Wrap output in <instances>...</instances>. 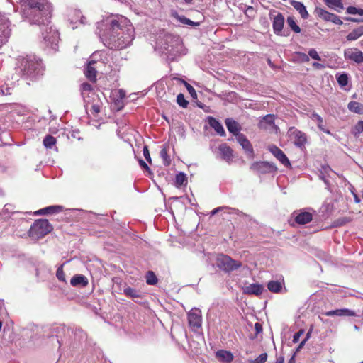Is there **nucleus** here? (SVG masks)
<instances>
[{
	"label": "nucleus",
	"mask_w": 363,
	"mask_h": 363,
	"mask_svg": "<svg viewBox=\"0 0 363 363\" xmlns=\"http://www.w3.org/2000/svg\"><path fill=\"white\" fill-rule=\"evenodd\" d=\"M308 55L312 58V59H314L315 60H318V61H320L321 60V58L319 56L318 53L317 52V51L313 49V48H311L308 51Z\"/></svg>",
	"instance_id": "49"
},
{
	"label": "nucleus",
	"mask_w": 363,
	"mask_h": 363,
	"mask_svg": "<svg viewBox=\"0 0 363 363\" xmlns=\"http://www.w3.org/2000/svg\"><path fill=\"white\" fill-rule=\"evenodd\" d=\"M315 13L318 17L325 21H330L334 15V13H330L328 11L319 7L315 8Z\"/></svg>",
	"instance_id": "29"
},
{
	"label": "nucleus",
	"mask_w": 363,
	"mask_h": 363,
	"mask_svg": "<svg viewBox=\"0 0 363 363\" xmlns=\"http://www.w3.org/2000/svg\"><path fill=\"white\" fill-rule=\"evenodd\" d=\"M179 21L182 23L185 24V25H188V26H198L199 25L198 23L194 22L191 20L186 18L185 16H179Z\"/></svg>",
	"instance_id": "46"
},
{
	"label": "nucleus",
	"mask_w": 363,
	"mask_h": 363,
	"mask_svg": "<svg viewBox=\"0 0 363 363\" xmlns=\"http://www.w3.org/2000/svg\"><path fill=\"white\" fill-rule=\"evenodd\" d=\"M289 133L291 137H293L294 140V145L296 147L300 148L305 147L307 142V136L305 133L292 127L289 130Z\"/></svg>",
	"instance_id": "10"
},
{
	"label": "nucleus",
	"mask_w": 363,
	"mask_h": 363,
	"mask_svg": "<svg viewBox=\"0 0 363 363\" xmlns=\"http://www.w3.org/2000/svg\"><path fill=\"white\" fill-rule=\"evenodd\" d=\"M288 26L290 28L296 33H299L301 32L300 27L296 24L294 17L289 16L286 20Z\"/></svg>",
	"instance_id": "36"
},
{
	"label": "nucleus",
	"mask_w": 363,
	"mask_h": 363,
	"mask_svg": "<svg viewBox=\"0 0 363 363\" xmlns=\"http://www.w3.org/2000/svg\"><path fill=\"white\" fill-rule=\"evenodd\" d=\"M225 125H226V127H227L228 131L230 133H233L236 137L240 134L239 133V130H240L239 125L235 121H234L231 118H227L225 120Z\"/></svg>",
	"instance_id": "28"
},
{
	"label": "nucleus",
	"mask_w": 363,
	"mask_h": 363,
	"mask_svg": "<svg viewBox=\"0 0 363 363\" xmlns=\"http://www.w3.org/2000/svg\"><path fill=\"white\" fill-rule=\"evenodd\" d=\"M348 109L355 113L361 114L363 113V105L357 101H350L347 105Z\"/></svg>",
	"instance_id": "33"
},
{
	"label": "nucleus",
	"mask_w": 363,
	"mask_h": 363,
	"mask_svg": "<svg viewBox=\"0 0 363 363\" xmlns=\"http://www.w3.org/2000/svg\"><path fill=\"white\" fill-rule=\"evenodd\" d=\"M51 12L52 6L50 5L45 6V9L22 10V16L30 24L45 26L50 23Z\"/></svg>",
	"instance_id": "2"
},
{
	"label": "nucleus",
	"mask_w": 363,
	"mask_h": 363,
	"mask_svg": "<svg viewBox=\"0 0 363 363\" xmlns=\"http://www.w3.org/2000/svg\"><path fill=\"white\" fill-rule=\"evenodd\" d=\"M124 294L125 296L131 297V298H136L139 297V293L137 290L128 287L124 289Z\"/></svg>",
	"instance_id": "42"
},
{
	"label": "nucleus",
	"mask_w": 363,
	"mask_h": 363,
	"mask_svg": "<svg viewBox=\"0 0 363 363\" xmlns=\"http://www.w3.org/2000/svg\"><path fill=\"white\" fill-rule=\"evenodd\" d=\"M291 4L293 6V7L300 13L301 16L306 19L308 17V13L306 10V6L303 5V3L297 1H291Z\"/></svg>",
	"instance_id": "26"
},
{
	"label": "nucleus",
	"mask_w": 363,
	"mask_h": 363,
	"mask_svg": "<svg viewBox=\"0 0 363 363\" xmlns=\"http://www.w3.org/2000/svg\"><path fill=\"white\" fill-rule=\"evenodd\" d=\"M22 10H32L50 6L48 0H21Z\"/></svg>",
	"instance_id": "11"
},
{
	"label": "nucleus",
	"mask_w": 363,
	"mask_h": 363,
	"mask_svg": "<svg viewBox=\"0 0 363 363\" xmlns=\"http://www.w3.org/2000/svg\"><path fill=\"white\" fill-rule=\"evenodd\" d=\"M336 79L339 85L342 87L345 86L348 83V75L345 72L337 73Z\"/></svg>",
	"instance_id": "35"
},
{
	"label": "nucleus",
	"mask_w": 363,
	"mask_h": 363,
	"mask_svg": "<svg viewBox=\"0 0 363 363\" xmlns=\"http://www.w3.org/2000/svg\"><path fill=\"white\" fill-rule=\"evenodd\" d=\"M311 118L312 120L316 121L317 125L320 130H322L323 132H324L327 134H330V130L325 128L324 124H323V119L320 115H318L316 113H313L311 116Z\"/></svg>",
	"instance_id": "31"
},
{
	"label": "nucleus",
	"mask_w": 363,
	"mask_h": 363,
	"mask_svg": "<svg viewBox=\"0 0 363 363\" xmlns=\"http://www.w3.org/2000/svg\"><path fill=\"white\" fill-rule=\"evenodd\" d=\"M236 140L238 143L245 150V152L250 154V155L252 156L253 154V148L250 142L245 137V135L241 133L236 137Z\"/></svg>",
	"instance_id": "19"
},
{
	"label": "nucleus",
	"mask_w": 363,
	"mask_h": 363,
	"mask_svg": "<svg viewBox=\"0 0 363 363\" xmlns=\"http://www.w3.org/2000/svg\"><path fill=\"white\" fill-rule=\"evenodd\" d=\"M345 59L353 61L357 64L363 62V52L357 48H348L345 50Z\"/></svg>",
	"instance_id": "13"
},
{
	"label": "nucleus",
	"mask_w": 363,
	"mask_h": 363,
	"mask_svg": "<svg viewBox=\"0 0 363 363\" xmlns=\"http://www.w3.org/2000/svg\"><path fill=\"white\" fill-rule=\"evenodd\" d=\"M56 143V139L50 135H48L43 139V145L46 148L51 149Z\"/></svg>",
	"instance_id": "37"
},
{
	"label": "nucleus",
	"mask_w": 363,
	"mask_h": 363,
	"mask_svg": "<svg viewBox=\"0 0 363 363\" xmlns=\"http://www.w3.org/2000/svg\"><path fill=\"white\" fill-rule=\"evenodd\" d=\"M189 326L194 330H197L201 326V311L198 309L191 310L188 314Z\"/></svg>",
	"instance_id": "12"
},
{
	"label": "nucleus",
	"mask_w": 363,
	"mask_h": 363,
	"mask_svg": "<svg viewBox=\"0 0 363 363\" xmlns=\"http://www.w3.org/2000/svg\"><path fill=\"white\" fill-rule=\"evenodd\" d=\"M52 230V225L45 219H40L34 222L28 231L29 236L33 240H38Z\"/></svg>",
	"instance_id": "4"
},
{
	"label": "nucleus",
	"mask_w": 363,
	"mask_h": 363,
	"mask_svg": "<svg viewBox=\"0 0 363 363\" xmlns=\"http://www.w3.org/2000/svg\"><path fill=\"white\" fill-rule=\"evenodd\" d=\"M216 356L225 362L229 363L233 361V355L230 352L226 350H218L216 352Z\"/></svg>",
	"instance_id": "32"
},
{
	"label": "nucleus",
	"mask_w": 363,
	"mask_h": 363,
	"mask_svg": "<svg viewBox=\"0 0 363 363\" xmlns=\"http://www.w3.org/2000/svg\"><path fill=\"white\" fill-rule=\"evenodd\" d=\"M245 13L247 16H253L255 13V10L252 6H247Z\"/></svg>",
	"instance_id": "56"
},
{
	"label": "nucleus",
	"mask_w": 363,
	"mask_h": 363,
	"mask_svg": "<svg viewBox=\"0 0 363 363\" xmlns=\"http://www.w3.org/2000/svg\"><path fill=\"white\" fill-rule=\"evenodd\" d=\"M86 18L82 14L79 10H72L69 13V21L73 25L72 28H77V23L85 24Z\"/></svg>",
	"instance_id": "16"
},
{
	"label": "nucleus",
	"mask_w": 363,
	"mask_h": 363,
	"mask_svg": "<svg viewBox=\"0 0 363 363\" xmlns=\"http://www.w3.org/2000/svg\"><path fill=\"white\" fill-rule=\"evenodd\" d=\"M139 164L140 165V167L142 168H143L144 169H146L149 172H150V169L149 168V167L147 166V164L143 160H139Z\"/></svg>",
	"instance_id": "59"
},
{
	"label": "nucleus",
	"mask_w": 363,
	"mask_h": 363,
	"mask_svg": "<svg viewBox=\"0 0 363 363\" xmlns=\"http://www.w3.org/2000/svg\"><path fill=\"white\" fill-rule=\"evenodd\" d=\"M157 282V278L152 271H148L146 275V283L149 285H154Z\"/></svg>",
	"instance_id": "39"
},
{
	"label": "nucleus",
	"mask_w": 363,
	"mask_h": 363,
	"mask_svg": "<svg viewBox=\"0 0 363 363\" xmlns=\"http://www.w3.org/2000/svg\"><path fill=\"white\" fill-rule=\"evenodd\" d=\"M96 62L94 60L89 62L86 68L85 69L84 74L86 77L91 81L95 82L96 80V69L94 66Z\"/></svg>",
	"instance_id": "20"
},
{
	"label": "nucleus",
	"mask_w": 363,
	"mask_h": 363,
	"mask_svg": "<svg viewBox=\"0 0 363 363\" xmlns=\"http://www.w3.org/2000/svg\"><path fill=\"white\" fill-rule=\"evenodd\" d=\"M70 284L73 286H86L88 284V280L85 276L77 274L71 279Z\"/></svg>",
	"instance_id": "25"
},
{
	"label": "nucleus",
	"mask_w": 363,
	"mask_h": 363,
	"mask_svg": "<svg viewBox=\"0 0 363 363\" xmlns=\"http://www.w3.org/2000/svg\"><path fill=\"white\" fill-rule=\"evenodd\" d=\"M250 169L259 174H267L277 169L274 164L268 162H255L250 166Z\"/></svg>",
	"instance_id": "9"
},
{
	"label": "nucleus",
	"mask_w": 363,
	"mask_h": 363,
	"mask_svg": "<svg viewBox=\"0 0 363 363\" xmlns=\"http://www.w3.org/2000/svg\"><path fill=\"white\" fill-rule=\"evenodd\" d=\"M284 286V280H272L267 284V289L272 293H279Z\"/></svg>",
	"instance_id": "23"
},
{
	"label": "nucleus",
	"mask_w": 363,
	"mask_h": 363,
	"mask_svg": "<svg viewBox=\"0 0 363 363\" xmlns=\"http://www.w3.org/2000/svg\"><path fill=\"white\" fill-rule=\"evenodd\" d=\"M160 157L163 160V163L165 166H168L171 163V160L168 155L167 147H164L160 150Z\"/></svg>",
	"instance_id": "38"
},
{
	"label": "nucleus",
	"mask_w": 363,
	"mask_h": 363,
	"mask_svg": "<svg viewBox=\"0 0 363 363\" xmlns=\"http://www.w3.org/2000/svg\"><path fill=\"white\" fill-rule=\"evenodd\" d=\"M255 329L256 334H259L262 332V326L259 323H256L255 324Z\"/></svg>",
	"instance_id": "58"
},
{
	"label": "nucleus",
	"mask_w": 363,
	"mask_h": 363,
	"mask_svg": "<svg viewBox=\"0 0 363 363\" xmlns=\"http://www.w3.org/2000/svg\"><path fill=\"white\" fill-rule=\"evenodd\" d=\"M82 89L83 91H90L91 89V86L88 83H84L82 84Z\"/></svg>",
	"instance_id": "60"
},
{
	"label": "nucleus",
	"mask_w": 363,
	"mask_h": 363,
	"mask_svg": "<svg viewBox=\"0 0 363 363\" xmlns=\"http://www.w3.org/2000/svg\"><path fill=\"white\" fill-rule=\"evenodd\" d=\"M56 276L57 277V279L62 281V282H65L66 280H65V274L63 272V269H62V266H61L60 267H59L57 270V272H56Z\"/></svg>",
	"instance_id": "48"
},
{
	"label": "nucleus",
	"mask_w": 363,
	"mask_h": 363,
	"mask_svg": "<svg viewBox=\"0 0 363 363\" xmlns=\"http://www.w3.org/2000/svg\"><path fill=\"white\" fill-rule=\"evenodd\" d=\"M325 4L330 9L341 12L344 6L342 0H324Z\"/></svg>",
	"instance_id": "30"
},
{
	"label": "nucleus",
	"mask_w": 363,
	"mask_h": 363,
	"mask_svg": "<svg viewBox=\"0 0 363 363\" xmlns=\"http://www.w3.org/2000/svg\"><path fill=\"white\" fill-rule=\"evenodd\" d=\"M62 206H50L46 208H43L37 211L35 214V215H43V214H53L55 213H58L62 211Z\"/></svg>",
	"instance_id": "27"
},
{
	"label": "nucleus",
	"mask_w": 363,
	"mask_h": 363,
	"mask_svg": "<svg viewBox=\"0 0 363 363\" xmlns=\"http://www.w3.org/2000/svg\"><path fill=\"white\" fill-rule=\"evenodd\" d=\"M304 333L303 329L299 330L297 333L294 335L293 342L296 343L298 342L300 337Z\"/></svg>",
	"instance_id": "52"
},
{
	"label": "nucleus",
	"mask_w": 363,
	"mask_h": 363,
	"mask_svg": "<svg viewBox=\"0 0 363 363\" xmlns=\"http://www.w3.org/2000/svg\"><path fill=\"white\" fill-rule=\"evenodd\" d=\"M91 109H92L93 112H94L95 113H98L100 111V108L98 105H93Z\"/></svg>",
	"instance_id": "64"
},
{
	"label": "nucleus",
	"mask_w": 363,
	"mask_h": 363,
	"mask_svg": "<svg viewBox=\"0 0 363 363\" xmlns=\"http://www.w3.org/2000/svg\"><path fill=\"white\" fill-rule=\"evenodd\" d=\"M174 182H175V186L177 187H180L182 186L186 185L187 184L186 175L183 172L178 173L176 175Z\"/></svg>",
	"instance_id": "34"
},
{
	"label": "nucleus",
	"mask_w": 363,
	"mask_h": 363,
	"mask_svg": "<svg viewBox=\"0 0 363 363\" xmlns=\"http://www.w3.org/2000/svg\"><path fill=\"white\" fill-rule=\"evenodd\" d=\"M174 79L178 81V82H180L183 83L185 85V86H186V89L188 90L189 93L192 96H196V92L194 88L191 85H190L189 83H187L186 82H185L183 79H179V78H174Z\"/></svg>",
	"instance_id": "41"
},
{
	"label": "nucleus",
	"mask_w": 363,
	"mask_h": 363,
	"mask_svg": "<svg viewBox=\"0 0 363 363\" xmlns=\"http://www.w3.org/2000/svg\"><path fill=\"white\" fill-rule=\"evenodd\" d=\"M357 9L358 8H357V7L350 6L347 9V13L349 14L355 15V14H357Z\"/></svg>",
	"instance_id": "55"
},
{
	"label": "nucleus",
	"mask_w": 363,
	"mask_h": 363,
	"mask_svg": "<svg viewBox=\"0 0 363 363\" xmlns=\"http://www.w3.org/2000/svg\"><path fill=\"white\" fill-rule=\"evenodd\" d=\"M330 22L333 23L335 25H342L343 23L340 17L335 14L333 15V17L331 18Z\"/></svg>",
	"instance_id": "54"
},
{
	"label": "nucleus",
	"mask_w": 363,
	"mask_h": 363,
	"mask_svg": "<svg viewBox=\"0 0 363 363\" xmlns=\"http://www.w3.org/2000/svg\"><path fill=\"white\" fill-rule=\"evenodd\" d=\"M264 119L268 123H272L273 122V116H272V115H267L266 116H264Z\"/></svg>",
	"instance_id": "63"
},
{
	"label": "nucleus",
	"mask_w": 363,
	"mask_h": 363,
	"mask_svg": "<svg viewBox=\"0 0 363 363\" xmlns=\"http://www.w3.org/2000/svg\"><path fill=\"white\" fill-rule=\"evenodd\" d=\"M327 316H354L356 315L355 312L352 310H350L347 308H340L333 311H329L325 313Z\"/></svg>",
	"instance_id": "21"
},
{
	"label": "nucleus",
	"mask_w": 363,
	"mask_h": 363,
	"mask_svg": "<svg viewBox=\"0 0 363 363\" xmlns=\"http://www.w3.org/2000/svg\"><path fill=\"white\" fill-rule=\"evenodd\" d=\"M273 13H277L275 11L270 13L271 18L273 20L272 27L274 33L277 35H279L282 31L284 24V16L281 13H277V15H274Z\"/></svg>",
	"instance_id": "14"
},
{
	"label": "nucleus",
	"mask_w": 363,
	"mask_h": 363,
	"mask_svg": "<svg viewBox=\"0 0 363 363\" xmlns=\"http://www.w3.org/2000/svg\"><path fill=\"white\" fill-rule=\"evenodd\" d=\"M143 155H144L145 158L146 159V160L149 163L152 162L150 155V152H149V150H148L147 146H146V145L144 146V147H143Z\"/></svg>",
	"instance_id": "53"
},
{
	"label": "nucleus",
	"mask_w": 363,
	"mask_h": 363,
	"mask_svg": "<svg viewBox=\"0 0 363 363\" xmlns=\"http://www.w3.org/2000/svg\"><path fill=\"white\" fill-rule=\"evenodd\" d=\"M362 34L359 29L354 30L347 35V40H355L358 39Z\"/></svg>",
	"instance_id": "40"
},
{
	"label": "nucleus",
	"mask_w": 363,
	"mask_h": 363,
	"mask_svg": "<svg viewBox=\"0 0 363 363\" xmlns=\"http://www.w3.org/2000/svg\"><path fill=\"white\" fill-rule=\"evenodd\" d=\"M216 265L219 269L226 272H230L240 268L242 263L240 261L233 259L228 255H220L217 257Z\"/></svg>",
	"instance_id": "7"
},
{
	"label": "nucleus",
	"mask_w": 363,
	"mask_h": 363,
	"mask_svg": "<svg viewBox=\"0 0 363 363\" xmlns=\"http://www.w3.org/2000/svg\"><path fill=\"white\" fill-rule=\"evenodd\" d=\"M218 150L221 158L230 163L233 158V150L225 143L221 144L218 147Z\"/></svg>",
	"instance_id": "18"
},
{
	"label": "nucleus",
	"mask_w": 363,
	"mask_h": 363,
	"mask_svg": "<svg viewBox=\"0 0 363 363\" xmlns=\"http://www.w3.org/2000/svg\"><path fill=\"white\" fill-rule=\"evenodd\" d=\"M97 28L101 41L110 49L125 48L134 39V28L123 16L107 18L98 23Z\"/></svg>",
	"instance_id": "1"
},
{
	"label": "nucleus",
	"mask_w": 363,
	"mask_h": 363,
	"mask_svg": "<svg viewBox=\"0 0 363 363\" xmlns=\"http://www.w3.org/2000/svg\"><path fill=\"white\" fill-rule=\"evenodd\" d=\"M179 39L178 37L169 33H164L157 40L156 47L162 52L172 54L174 52V48L179 44Z\"/></svg>",
	"instance_id": "5"
},
{
	"label": "nucleus",
	"mask_w": 363,
	"mask_h": 363,
	"mask_svg": "<svg viewBox=\"0 0 363 363\" xmlns=\"http://www.w3.org/2000/svg\"><path fill=\"white\" fill-rule=\"evenodd\" d=\"M177 104L183 107V108H186L187 106V105L189 104V102L188 101H186L184 98V96L183 94H179L177 96Z\"/></svg>",
	"instance_id": "44"
},
{
	"label": "nucleus",
	"mask_w": 363,
	"mask_h": 363,
	"mask_svg": "<svg viewBox=\"0 0 363 363\" xmlns=\"http://www.w3.org/2000/svg\"><path fill=\"white\" fill-rule=\"evenodd\" d=\"M267 359V354L262 353L255 359L250 360L249 363H264Z\"/></svg>",
	"instance_id": "45"
},
{
	"label": "nucleus",
	"mask_w": 363,
	"mask_h": 363,
	"mask_svg": "<svg viewBox=\"0 0 363 363\" xmlns=\"http://www.w3.org/2000/svg\"><path fill=\"white\" fill-rule=\"evenodd\" d=\"M313 216L311 213L303 211L296 215L295 220L297 223L304 225L312 220Z\"/></svg>",
	"instance_id": "24"
},
{
	"label": "nucleus",
	"mask_w": 363,
	"mask_h": 363,
	"mask_svg": "<svg viewBox=\"0 0 363 363\" xmlns=\"http://www.w3.org/2000/svg\"><path fill=\"white\" fill-rule=\"evenodd\" d=\"M330 172H331V169L329 166H328V165L322 166L321 170H320L321 175L320 176V177L325 184H327L328 181L324 174H326L328 175Z\"/></svg>",
	"instance_id": "43"
},
{
	"label": "nucleus",
	"mask_w": 363,
	"mask_h": 363,
	"mask_svg": "<svg viewBox=\"0 0 363 363\" xmlns=\"http://www.w3.org/2000/svg\"><path fill=\"white\" fill-rule=\"evenodd\" d=\"M20 69L24 76L30 79H35L38 75L42 74L41 63L31 59H23Z\"/></svg>",
	"instance_id": "6"
},
{
	"label": "nucleus",
	"mask_w": 363,
	"mask_h": 363,
	"mask_svg": "<svg viewBox=\"0 0 363 363\" xmlns=\"http://www.w3.org/2000/svg\"><path fill=\"white\" fill-rule=\"evenodd\" d=\"M272 154L284 166L290 165V162L284 152L276 145H270L268 147Z\"/></svg>",
	"instance_id": "15"
},
{
	"label": "nucleus",
	"mask_w": 363,
	"mask_h": 363,
	"mask_svg": "<svg viewBox=\"0 0 363 363\" xmlns=\"http://www.w3.org/2000/svg\"><path fill=\"white\" fill-rule=\"evenodd\" d=\"M311 330H310L307 333V334H306V335L305 338H304V339L301 342V343L299 344L298 347H297L296 351L300 350L303 347V345H305V343L306 342V341L310 338V337H311Z\"/></svg>",
	"instance_id": "51"
},
{
	"label": "nucleus",
	"mask_w": 363,
	"mask_h": 363,
	"mask_svg": "<svg viewBox=\"0 0 363 363\" xmlns=\"http://www.w3.org/2000/svg\"><path fill=\"white\" fill-rule=\"evenodd\" d=\"M243 293L247 295L260 296L264 291V286L259 284H251L242 288Z\"/></svg>",
	"instance_id": "17"
},
{
	"label": "nucleus",
	"mask_w": 363,
	"mask_h": 363,
	"mask_svg": "<svg viewBox=\"0 0 363 363\" xmlns=\"http://www.w3.org/2000/svg\"><path fill=\"white\" fill-rule=\"evenodd\" d=\"M10 21L5 16L0 13V48L7 42L11 35Z\"/></svg>",
	"instance_id": "8"
},
{
	"label": "nucleus",
	"mask_w": 363,
	"mask_h": 363,
	"mask_svg": "<svg viewBox=\"0 0 363 363\" xmlns=\"http://www.w3.org/2000/svg\"><path fill=\"white\" fill-rule=\"evenodd\" d=\"M208 123L210 126L220 136H225V132L223 125L213 117H208Z\"/></svg>",
	"instance_id": "22"
},
{
	"label": "nucleus",
	"mask_w": 363,
	"mask_h": 363,
	"mask_svg": "<svg viewBox=\"0 0 363 363\" xmlns=\"http://www.w3.org/2000/svg\"><path fill=\"white\" fill-rule=\"evenodd\" d=\"M363 132V121H359L353 129V133L357 135Z\"/></svg>",
	"instance_id": "47"
},
{
	"label": "nucleus",
	"mask_w": 363,
	"mask_h": 363,
	"mask_svg": "<svg viewBox=\"0 0 363 363\" xmlns=\"http://www.w3.org/2000/svg\"><path fill=\"white\" fill-rule=\"evenodd\" d=\"M313 66L318 69H323L325 68V66L323 64L318 63V62H313Z\"/></svg>",
	"instance_id": "62"
},
{
	"label": "nucleus",
	"mask_w": 363,
	"mask_h": 363,
	"mask_svg": "<svg viewBox=\"0 0 363 363\" xmlns=\"http://www.w3.org/2000/svg\"><path fill=\"white\" fill-rule=\"evenodd\" d=\"M298 55H299L300 58L303 62H308L309 61V56L303 52H298Z\"/></svg>",
	"instance_id": "57"
},
{
	"label": "nucleus",
	"mask_w": 363,
	"mask_h": 363,
	"mask_svg": "<svg viewBox=\"0 0 363 363\" xmlns=\"http://www.w3.org/2000/svg\"><path fill=\"white\" fill-rule=\"evenodd\" d=\"M41 29L42 37L45 46L56 51L58 48V43L60 40L58 30L55 28H53L52 26H50V23H48L45 26H42Z\"/></svg>",
	"instance_id": "3"
},
{
	"label": "nucleus",
	"mask_w": 363,
	"mask_h": 363,
	"mask_svg": "<svg viewBox=\"0 0 363 363\" xmlns=\"http://www.w3.org/2000/svg\"><path fill=\"white\" fill-rule=\"evenodd\" d=\"M11 94V88L2 86L0 87V96H6Z\"/></svg>",
	"instance_id": "50"
},
{
	"label": "nucleus",
	"mask_w": 363,
	"mask_h": 363,
	"mask_svg": "<svg viewBox=\"0 0 363 363\" xmlns=\"http://www.w3.org/2000/svg\"><path fill=\"white\" fill-rule=\"evenodd\" d=\"M78 334L80 335L81 338H83V337H84L86 336V334L80 328H78V329L75 330V335H78Z\"/></svg>",
	"instance_id": "61"
}]
</instances>
